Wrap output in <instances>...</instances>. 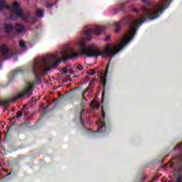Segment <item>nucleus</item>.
Segmentation results:
<instances>
[{
	"instance_id": "0eeeda50",
	"label": "nucleus",
	"mask_w": 182,
	"mask_h": 182,
	"mask_svg": "<svg viewBox=\"0 0 182 182\" xmlns=\"http://www.w3.org/2000/svg\"><path fill=\"white\" fill-rule=\"evenodd\" d=\"M169 168H178V173H181L182 171V163L180 161H178L177 164H174L173 162H171V164L169 166Z\"/></svg>"
},
{
	"instance_id": "20e7f679",
	"label": "nucleus",
	"mask_w": 182,
	"mask_h": 182,
	"mask_svg": "<svg viewBox=\"0 0 182 182\" xmlns=\"http://www.w3.org/2000/svg\"><path fill=\"white\" fill-rule=\"evenodd\" d=\"M105 29V26H97L92 28H88L87 30L85 31V33L86 35H90L91 33H93L94 35H95V36H100V35L103 33Z\"/></svg>"
},
{
	"instance_id": "412c9836",
	"label": "nucleus",
	"mask_w": 182,
	"mask_h": 182,
	"mask_svg": "<svg viewBox=\"0 0 182 182\" xmlns=\"http://www.w3.org/2000/svg\"><path fill=\"white\" fill-rule=\"evenodd\" d=\"M87 73H88V75L93 76V75H95V73H96V72H95V70H88Z\"/></svg>"
},
{
	"instance_id": "1a4fd4ad",
	"label": "nucleus",
	"mask_w": 182,
	"mask_h": 182,
	"mask_svg": "<svg viewBox=\"0 0 182 182\" xmlns=\"http://www.w3.org/2000/svg\"><path fill=\"white\" fill-rule=\"evenodd\" d=\"M15 29L17 33H22L25 31V26L22 23H17L15 26Z\"/></svg>"
},
{
	"instance_id": "393cba45",
	"label": "nucleus",
	"mask_w": 182,
	"mask_h": 182,
	"mask_svg": "<svg viewBox=\"0 0 182 182\" xmlns=\"http://www.w3.org/2000/svg\"><path fill=\"white\" fill-rule=\"evenodd\" d=\"M12 126H15V122H13L11 124V125L9 127L8 130H7V133H9V129H12Z\"/></svg>"
},
{
	"instance_id": "72a5a7b5",
	"label": "nucleus",
	"mask_w": 182,
	"mask_h": 182,
	"mask_svg": "<svg viewBox=\"0 0 182 182\" xmlns=\"http://www.w3.org/2000/svg\"><path fill=\"white\" fill-rule=\"evenodd\" d=\"M142 2H147V0H142Z\"/></svg>"
},
{
	"instance_id": "c756f323",
	"label": "nucleus",
	"mask_w": 182,
	"mask_h": 182,
	"mask_svg": "<svg viewBox=\"0 0 182 182\" xmlns=\"http://www.w3.org/2000/svg\"><path fill=\"white\" fill-rule=\"evenodd\" d=\"M3 170H4V171H6V173H8L9 171V170L5 169V168H4Z\"/></svg>"
},
{
	"instance_id": "b1692460",
	"label": "nucleus",
	"mask_w": 182,
	"mask_h": 182,
	"mask_svg": "<svg viewBox=\"0 0 182 182\" xmlns=\"http://www.w3.org/2000/svg\"><path fill=\"white\" fill-rule=\"evenodd\" d=\"M77 70H83V66L80 65L77 67Z\"/></svg>"
},
{
	"instance_id": "f257e3e1",
	"label": "nucleus",
	"mask_w": 182,
	"mask_h": 182,
	"mask_svg": "<svg viewBox=\"0 0 182 182\" xmlns=\"http://www.w3.org/2000/svg\"><path fill=\"white\" fill-rule=\"evenodd\" d=\"M148 6H142L141 11L144 16L140 19H136L130 26V29L127 32V35L124 36L120 41H117L114 44H107L105 46L104 50H100L99 47L95 44H91L86 48V38H80L77 41V45L80 48V50L76 51L75 48L68 47L65 50H63L60 54H53L48 57L43 58L39 63L38 68L43 70L44 73L47 74L52 69H55L59 66V63L61 60H68V59H76L81 55H85V56L97 58V56H103V55H107L113 58L115 55H117L119 52H121L123 48L126 46L130 42L131 39H133L136 33V28L138 25L143 23L146 19H150L154 21V4L151 2L148 4Z\"/></svg>"
},
{
	"instance_id": "2f4dec72",
	"label": "nucleus",
	"mask_w": 182,
	"mask_h": 182,
	"mask_svg": "<svg viewBox=\"0 0 182 182\" xmlns=\"http://www.w3.org/2000/svg\"><path fill=\"white\" fill-rule=\"evenodd\" d=\"M110 70H113V65L110 66Z\"/></svg>"
},
{
	"instance_id": "cd10ccee",
	"label": "nucleus",
	"mask_w": 182,
	"mask_h": 182,
	"mask_svg": "<svg viewBox=\"0 0 182 182\" xmlns=\"http://www.w3.org/2000/svg\"><path fill=\"white\" fill-rule=\"evenodd\" d=\"M102 119L105 120V119H106V114H102Z\"/></svg>"
},
{
	"instance_id": "c9c22d12",
	"label": "nucleus",
	"mask_w": 182,
	"mask_h": 182,
	"mask_svg": "<svg viewBox=\"0 0 182 182\" xmlns=\"http://www.w3.org/2000/svg\"><path fill=\"white\" fill-rule=\"evenodd\" d=\"M87 130L92 131V129L89 128Z\"/></svg>"
},
{
	"instance_id": "9b49d317",
	"label": "nucleus",
	"mask_w": 182,
	"mask_h": 182,
	"mask_svg": "<svg viewBox=\"0 0 182 182\" xmlns=\"http://www.w3.org/2000/svg\"><path fill=\"white\" fill-rule=\"evenodd\" d=\"M1 52L3 53V55H8V46L3 44L1 48Z\"/></svg>"
},
{
	"instance_id": "7c9ffc66",
	"label": "nucleus",
	"mask_w": 182,
	"mask_h": 182,
	"mask_svg": "<svg viewBox=\"0 0 182 182\" xmlns=\"http://www.w3.org/2000/svg\"><path fill=\"white\" fill-rule=\"evenodd\" d=\"M43 106H45V104L40 105V107H43Z\"/></svg>"
},
{
	"instance_id": "7ed1b4c3",
	"label": "nucleus",
	"mask_w": 182,
	"mask_h": 182,
	"mask_svg": "<svg viewBox=\"0 0 182 182\" xmlns=\"http://www.w3.org/2000/svg\"><path fill=\"white\" fill-rule=\"evenodd\" d=\"M33 89V85H32V83L31 82H28V86L15 97L8 100H0V106H8L9 105V102H15L19 99H22V97H23L24 96H27V97H31V96H32Z\"/></svg>"
},
{
	"instance_id": "a878e982",
	"label": "nucleus",
	"mask_w": 182,
	"mask_h": 182,
	"mask_svg": "<svg viewBox=\"0 0 182 182\" xmlns=\"http://www.w3.org/2000/svg\"><path fill=\"white\" fill-rule=\"evenodd\" d=\"M139 181H140V182H141V181H144L145 178L139 177Z\"/></svg>"
},
{
	"instance_id": "a211bd4d",
	"label": "nucleus",
	"mask_w": 182,
	"mask_h": 182,
	"mask_svg": "<svg viewBox=\"0 0 182 182\" xmlns=\"http://www.w3.org/2000/svg\"><path fill=\"white\" fill-rule=\"evenodd\" d=\"M22 117V114H17L16 117H14L12 119H9L10 122H12V120H15V119H19Z\"/></svg>"
},
{
	"instance_id": "4468645a",
	"label": "nucleus",
	"mask_w": 182,
	"mask_h": 182,
	"mask_svg": "<svg viewBox=\"0 0 182 182\" xmlns=\"http://www.w3.org/2000/svg\"><path fill=\"white\" fill-rule=\"evenodd\" d=\"M36 15L37 16H39V18H42V16H43V11L41 9H38L36 11Z\"/></svg>"
},
{
	"instance_id": "2eb2a0df",
	"label": "nucleus",
	"mask_w": 182,
	"mask_h": 182,
	"mask_svg": "<svg viewBox=\"0 0 182 182\" xmlns=\"http://www.w3.org/2000/svg\"><path fill=\"white\" fill-rule=\"evenodd\" d=\"M122 28V25H120V23H117L115 24V32L117 33L120 31V28Z\"/></svg>"
},
{
	"instance_id": "dca6fc26",
	"label": "nucleus",
	"mask_w": 182,
	"mask_h": 182,
	"mask_svg": "<svg viewBox=\"0 0 182 182\" xmlns=\"http://www.w3.org/2000/svg\"><path fill=\"white\" fill-rule=\"evenodd\" d=\"M19 46H21V48H23V49H25V48H26V46H25V41L23 40L19 41Z\"/></svg>"
},
{
	"instance_id": "5701e85b",
	"label": "nucleus",
	"mask_w": 182,
	"mask_h": 182,
	"mask_svg": "<svg viewBox=\"0 0 182 182\" xmlns=\"http://www.w3.org/2000/svg\"><path fill=\"white\" fill-rule=\"evenodd\" d=\"M110 39V36H105V42H107V41H109V40Z\"/></svg>"
},
{
	"instance_id": "f8f14e48",
	"label": "nucleus",
	"mask_w": 182,
	"mask_h": 182,
	"mask_svg": "<svg viewBox=\"0 0 182 182\" xmlns=\"http://www.w3.org/2000/svg\"><path fill=\"white\" fill-rule=\"evenodd\" d=\"M89 90V87H87V89H85L83 92H82V98L81 100V104L83 105H85L84 102H87V100L86 99V97H85V95H86L87 92Z\"/></svg>"
},
{
	"instance_id": "aec40b11",
	"label": "nucleus",
	"mask_w": 182,
	"mask_h": 182,
	"mask_svg": "<svg viewBox=\"0 0 182 182\" xmlns=\"http://www.w3.org/2000/svg\"><path fill=\"white\" fill-rule=\"evenodd\" d=\"M181 146H182V142L181 144H178L176 147L174 148V151L178 150V149H181Z\"/></svg>"
},
{
	"instance_id": "f03ea898",
	"label": "nucleus",
	"mask_w": 182,
	"mask_h": 182,
	"mask_svg": "<svg viewBox=\"0 0 182 182\" xmlns=\"http://www.w3.org/2000/svg\"><path fill=\"white\" fill-rule=\"evenodd\" d=\"M7 8L11 10L10 18L13 21L18 19V18H21L24 22H29V19H31V13L22 10L19 6V3L18 1H14L11 6H8Z\"/></svg>"
},
{
	"instance_id": "e433bc0d",
	"label": "nucleus",
	"mask_w": 182,
	"mask_h": 182,
	"mask_svg": "<svg viewBox=\"0 0 182 182\" xmlns=\"http://www.w3.org/2000/svg\"><path fill=\"white\" fill-rule=\"evenodd\" d=\"M23 124H20V125L19 126H23Z\"/></svg>"
},
{
	"instance_id": "58836bf2",
	"label": "nucleus",
	"mask_w": 182,
	"mask_h": 182,
	"mask_svg": "<svg viewBox=\"0 0 182 182\" xmlns=\"http://www.w3.org/2000/svg\"><path fill=\"white\" fill-rule=\"evenodd\" d=\"M168 182H173V181H168Z\"/></svg>"
},
{
	"instance_id": "473e14b6",
	"label": "nucleus",
	"mask_w": 182,
	"mask_h": 182,
	"mask_svg": "<svg viewBox=\"0 0 182 182\" xmlns=\"http://www.w3.org/2000/svg\"><path fill=\"white\" fill-rule=\"evenodd\" d=\"M134 12H138L137 9H134Z\"/></svg>"
},
{
	"instance_id": "bb28decb",
	"label": "nucleus",
	"mask_w": 182,
	"mask_h": 182,
	"mask_svg": "<svg viewBox=\"0 0 182 182\" xmlns=\"http://www.w3.org/2000/svg\"><path fill=\"white\" fill-rule=\"evenodd\" d=\"M46 6H47V8H50V6H52V5H50V4H49V3H47Z\"/></svg>"
},
{
	"instance_id": "f3484780",
	"label": "nucleus",
	"mask_w": 182,
	"mask_h": 182,
	"mask_svg": "<svg viewBox=\"0 0 182 182\" xmlns=\"http://www.w3.org/2000/svg\"><path fill=\"white\" fill-rule=\"evenodd\" d=\"M5 0H0V10L5 6Z\"/></svg>"
},
{
	"instance_id": "f704fd0d",
	"label": "nucleus",
	"mask_w": 182,
	"mask_h": 182,
	"mask_svg": "<svg viewBox=\"0 0 182 182\" xmlns=\"http://www.w3.org/2000/svg\"><path fill=\"white\" fill-rule=\"evenodd\" d=\"M11 173L9 172V173L7 174V176H11Z\"/></svg>"
},
{
	"instance_id": "ddd939ff",
	"label": "nucleus",
	"mask_w": 182,
	"mask_h": 182,
	"mask_svg": "<svg viewBox=\"0 0 182 182\" xmlns=\"http://www.w3.org/2000/svg\"><path fill=\"white\" fill-rule=\"evenodd\" d=\"M171 160H182V154L175 155L171 158Z\"/></svg>"
},
{
	"instance_id": "ea45409f",
	"label": "nucleus",
	"mask_w": 182,
	"mask_h": 182,
	"mask_svg": "<svg viewBox=\"0 0 182 182\" xmlns=\"http://www.w3.org/2000/svg\"><path fill=\"white\" fill-rule=\"evenodd\" d=\"M0 140H1V137H0Z\"/></svg>"
},
{
	"instance_id": "c85d7f7f",
	"label": "nucleus",
	"mask_w": 182,
	"mask_h": 182,
	"mask_svg": "<svg viewBox=\"0 0 182 182\" xmlns=\"http://www.w3.org/2000/svg\"><path fill=\"white\" fill-rule=\"evenodd\" d=\"M17 114H22V112L18 111V112H17Z\"/></svg>"
},
{
	"instance_id": "4c0bfd02",
	"label": "nucleus",
	"mask_w": 182,
	"mask_h": 182,
	"mask_svg": "<svg viewBox=\"0 0 182 182\" xmlns=\"http://www.w3.org/2000/svg\"><path fill=\"white\" fill-rule=\"evenodd\" d=\"M39 120H41V118H39V119H38V122H39Z\"/></svg>"
},
{
	"instance_id": "9d476101",
	"label": "nucleus",
	"mask_w": 182,
	"mask_h": 182,
	"mask_svg": "<svg viewBox=\"0 0 182 182\" xmlns=\"http://www.w3.org/2000/svg\"><path fill=\"white\" fill-rule=\"evenodd\" d=\"M90 106L91 109H99L100 107V103H99V102L93 100L91 102Z\"/></svg>"
},
{
	"instance_id": "6e6552de",
	"label": "nucleus",
	"mask_w": 182,
	"mask_h": 182,
	"mask_svg": "<svg viewBox=\"0 0 182 182\" xmlns=\"http://www.w3.org/2000/svg\"><path fill=\"white\" fill-rule=\"evenodd\" d=\"M15 29V27L12 23H6L4 24V31L6 33H11Z\"/></svg>"
},
{
	"instance_id": "423d86ee",
	"label": "nucleus",
	"mask_w": 182,
	"mask_h": 182,
	"mask_svg": "<svg viewBox=\"0 0 182 182\" xmlns=\"http://www.w3.org/2000/svg\"><path fill=\"white\" fill-rule=\"evenodd\" d=\"M110 66V63H108L107 65V68L105 70V77L102 80V85H103V92H102V99L105 97V90H106V77L107 76V72H109V68Z\"/></svg>"
},
{
	"instance_id": "4be33fe9",
	"label": "nucleus",
	"mask_w": 182,
	"mask_h": 182,
	"mask_svg": "<svg viewBox=\"0 0 182 182\" xmlns=\"http://www.w3.org/2000/svg\"><path fill=\"white\" fill-rule=\"evenodd\" d=\"M61 73H63V75H66V73H68V71L66 70V68H64L61 70Z\"/></svg>"
},
{
	"instance_id": "6ab92c4d",
	"label": "nucleus",
	"mask_w": 182,
	"mask_h": 182,
	"mask_svg": "<svg viewBox=\"0 0 182 182\" xmlns=\"http://www.w3.org/2000/svg\"><path fill=\"white\" fill-rule=\"evenodd\" d=\"M80 122L84 129H86V127L85 126V122H83V118L82 117V115L80 116Z\"/></svg>"
},
{
	"instance_id": "39448f33",
	"label": "nucleus",
	"mask_w": 182,
	"mask_h": 182,
	"mask_svg": "<svg viewBox=\"0 0 182 182\" xmlns=\"http://www.w3.org/2000/svg\"><path fill=\"white\" fill-rule=\"evenodd\" d=\"M97 126H99V128L96 131L97 132H100L101 133H105L107 132V127H106L105 121L102 120V117H99L97 122Z\"/></svg>"
}]
</instances>
